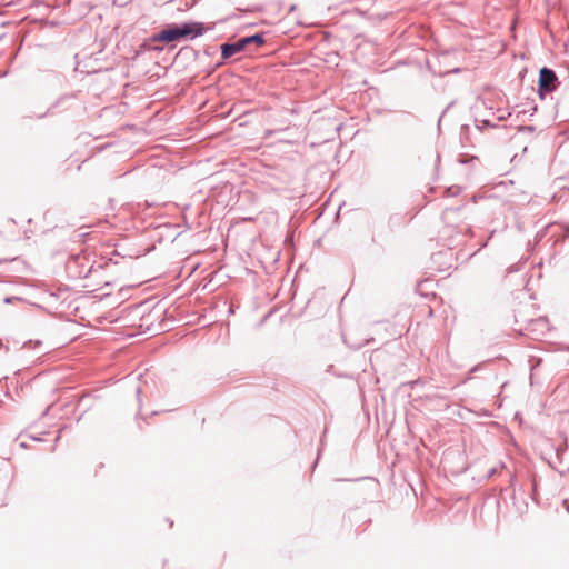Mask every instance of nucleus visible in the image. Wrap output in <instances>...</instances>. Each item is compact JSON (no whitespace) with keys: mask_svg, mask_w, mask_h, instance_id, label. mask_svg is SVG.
I'll return each instance as SVG.
<instances>
[{"mask_svg":"<svg viewBox=\"0 0 569 569\" xmlns=\"http://www.w3.org/2000/svg\"><path fill=\"white\" fill-rule=\"evenodd\" d=\"M244 48L242 47L241 42L237 40L232 43H224L221 46V56L223 59H229L232 56L243 51Z\"/></svg>","mask_w":569,"mask_h":569,"instance_id":"3","label":"nucleus"},{"mask_svg":"<svg viewBox=\"0 0 569 569\" xmlns=\"http://www.w3.org/2000/svg\"><path fill=\"white\" fill-rule=\"evenodd\" d=\"M249 40L251 41V43H254L256 46L260 47L264 43V39L262 37V34H253V36H249Z\"/></svg>","mask_w":569,"mask_h":569,"instance_id":"4","label":"nucleus"},{"mask_svg":"<svg viewBox=\"0 0 569 569\" xmlns=\"http://www.w3.org/2000/svg\"><path fill=\"white\" fill-rule=\"evenodd\" d=\"M558 83L557 76L553 70L542 68L539 73V93L542 97L556 90Z\"/></svg>","mask_w":569,"mask_h":569,"instance_id":"2","label":"nucleus"},{"mask_svg":"<svg viewBox=\"0 0 569 569\" xmlns=\"http://www.w3.org/2000/svg\"><path fill=\"white\" fill-rule=\"evenodd\" d=\"M207 28L201 22H186L182 24L170 26L153 36V40L158 42H174L182 38L194 39L202 36Z\"/></svg>","mask_w":569,"mask_h":569,"instance_id":"1","label":"nucleus"},{"mask_svg":"<svg viewBox=\"0 0 569 569\" xmlns=\"http://www.w3.org/2000/svg\"><path fill=\"white\" fill-rule=\"evenodd\" d=\"M239 41L241 42L242 47L246 49L249 44H251V41L249 40V37H244V38H241L239 39Z\"/></svg>","mask_w":569,"mask_h":569,"instance_id":"5","label":"nucleus"},{"mask_svg":"<svg viewBox=\"0 0 569 569\" xmlns=\"http://www.w3.org/2000/svg\"><path fill=\"white\" fill-rule=\"evenodd\" d=\"M459 191H460V188H459V187H451V188H449V189H448V192H449V194H451V196H456V194H458V193H459Z\"/></svg>","mask_w":569,"mask_h":569,"instance_id":"6","label":"nucleus"}]
</instances>
